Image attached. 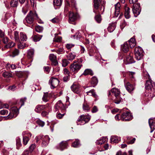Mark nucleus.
<instances>
[{"label": "nucleus", "instance_id": "aec40b11", "mask_svg": "<svg viewBox=\"0 0 155 155\" xmlns=\"http://www.w3.org/2000/svg\"><path fill=\"white\" fill-rule=\"evenodd\" d=\"M149 124L151 129L150 132L152 133L155 129V121L152 119H149L148 120Z\"/></svg>", "mask_w": 155, "mask_h": 155}, {"label": "nucleus", "instance_id": "c03bdc74", "mask_svg": "<svg viewBox=\"0 0 155 155\" xmlns=\"http://www.w3.org/2000/svg\"><path fill=\"white\" fill-rule=\"evenodd\" d=\"M14 38L16 41H19V38L18 36V33L17 31H15L14 32Z\"/></svg>", "mask_w": 155, "mask_h": 155}, {"label": "nucleus", "instance_id": "37998d69", "mask_svg": "<svg viewBox=\"0 0 155 155\" xmlns=\"http://www.w3.org/2000/svg\"><path fill=\"white\" fill-rule=\"evenodd\" d=\"M19 50L17 49H15L12 51V53L11 54V56L12 57H14L18 55L19 54Z\"/></svg>", "mask_w": 155, "mask_h": 155}, {"label": "nucleus", "instance_id": "ea45409f", "mask_svg": "<svg viewBox=\"0 0 155 155\" xmlns=\"http://www.w3.org/2000/svg\"><path fill=\"white\" fill-rule=\"evenodd\" d=\"M18 0H11L10 2V5L12 7H16L18 3Z\"/></svg>", "mask_w": 155, "mask_h": 155}, {"label": "nucleus", "instance_id": "dca6fc26", "mask_svg": "<svg viewBox=\"0 0 155 155\" xmlns=\"http://www.w3.org/2000/svg\"><path fill=\"white\" fill-rule=\"evenodd\" d=\"M65 107L64 104L61 101H58L56 104L55 107V111H56L59 109L61 110H64Z\"/></svg>", "mask_w": 155, "mask_h": 155}, {"label": "nucleus", "instance_id": "a18cd8bd", "mask_svg": "<svg viewBox=\"0 0 155 155\" xmlns=\"http://www.w3.org/2000/svg\"><path fill=\"white\" fill-rule=\"evenodd\" d=\"M43 28L39 25L35 27V30L36 31L38 32H41L43 30Z\"/></svg>", "mask_w": 155, "mask_h": 155}, {"label": "nucleus", "instance_id": "052dcab7", "mask_svg": "<svg viewBox=\"0 0 155 155\" xmlns=\"http://www.w3.org/2000/svg\"><path fill=\"white\" fill-rule=\"evenodd\" d=\"M74 45L73 44H68L66 45V47L68 49H70L72 47H73Z\"/></svg>", "mask_w": 155, "mask_h": 155}, {"label": "nucleus", "instance_id": "b1692460", "mask_svg": "<svg viewBox=\"0 0 155 155\" xmlns=\"http://www.w3.org/2000/svg\"><path fill=\"white\" fill-rule=\"evenodd\" d=\"M120 140V138L116 136H112L110 138L111 142L112 143H118Z\"/></svg>", "mask_w": 155, "mask_h": 155}, {"label": "nucleus", "instance_id": "de8ad7c7", "mask_svg": "<svg viewBox=\"0 0 155 155\" xmlns=\"http://www.w3.org/2000/svg\"><path fill=\"white\" fill-rule=\"evenodd\" d=\"M15 45V43L13 42H11L5 46V47L7 48H9L13 47Z\"/></svg>", "mask_w": 155, "mask_h": 155}, {"label": "nucleus", "instance_id": "5fc2aeb1", "mask_svg": "<svg viewBox=\"0 0 155 155\" xmlns=\"http://www.w3.org/2000/svg\"><path fill=\"white\" fill-rule=\"evenodd\" d=\"M68 63L67 59H64L62 60V65L63 67H65L67 66Z\"/></svg>", "mask_w": 155, "mask_h": 155}, {"label": "nucleus", "instance_id": "0eeeda50", "mask_svg": "<svg viewBox=\"0 0 155 155\" xmlns=\"http://www.w3.org/2000/svg\"><path fill=\"white\" fill-rule=\"evenodd\" d=\"M143 51L141 47H136L134 50V54L135 58L137 60H141L143 56Z\"/></svg>", "mask_w": 155, "mask_h": 155}, {"label": "nucleus", "instance_id": "5701e85b", "mask_svg": "<svg viewBox=\"0 0 155 155\" xmlns=\"http://www.w3.org/2000/svg\"><path fill=\"white\" fill-rule=\"evenodd\" d=\"M125 12L124 13V16L126 18L128 19L130 17V8L128 7H127V5H126L124 6Z\"/></svg>", "mask_w": 155, "mask_h": 155}, {"label": "nucleus", "instance_id": "f3484780", "mask_svg": "<svg viewBox=\"0 0 155 155\" xmlns=\"http://www.w3.org/2000/svg\"><path fill=\"white\" fill-rule=\"evenodd\" d=\"M12 115L11 114H9L8 116V119H11L13 117H16L18 114L19 111L18 108L16 107H13L12 109Z\"/></svg>", "mask_w": 155, "mask_h": 155}, {"label": "nucleus", "instance_id": "412c9836", "mask_svg": "<svg viewBox=\"0 0 155 155\" xmlns=\"http://www.w3.org/2000/svg\"><path fill=\"white\" fill-rule=\"evenodd\" d=\"M50 138L48 136H45L43 138L42 144L43 146H47L49 142Z\"/></svg>", "mask_w": 155, "mask_h": 155}, {"label": "nucleus", "instance_id": "79ce46f5", "mask_svg": "<svg viewBox=\"0 0 155 155\" xmlns=\"http://www.w3.org/2000/svg\"><path fill=\"white\" fill-rule=\"evenodd\" d=\"M2 75L5 78H9L12 77V74L7 71L4 72L2 74Z\"/></svg>", "mask_w": 155, "mask_h": 155}, {"label": "nucleus", "instance_id": "39448f33", "mask_svg": "<svg viewBox=\"0 0 155 155\" xmlns=\"http://www.w3.org/2000/svg\"><path fill=\"white\" fill-rule=\"evenodd\" d=\"M137 1V0H129L130 3L134 4L133 6L132 10L133 13L135 17L139 15L141 12V8L139 3L135 4Z\"/></svg>", "mask_w": 155, "mask_h": 155}, {"label": "nucleus", "instance_id": "c9c22d12", "mask_svg": "<svg viewBox=\"0 0 155 155\" xmlns=\"http://www.w3.org/2000/svg\"><path fill=\"white\" fill-rule=\"evenodd\" d=\"M83 108L85 112H88L90 110V107L85 102H84L83 104Z\"/></svg>", "mask_w": 155, "mask_h": 155}, {"label": "nucleus", "instance_id": "603ef678", "mask_svg": "<svg viewBox=\"0 0 155 155\" xmlns=\"http://www.w3.org/2000/svg\"><path fill=\"white\" fill-rule=\"evenodd\" d=\"M37 123L41 127H43L45 125V123L40 120V119H38L36 121Z\"/></svg>", "mask_w": 155, "mask_h": 155}, {"label": "nucleus", "instance_id": "7c9ffc66", "mask_svg": "<svg viewBox=\"0 0 155 155\" xmlns=\"http://www.w3.org/2000/svg\"><path fill=\"white\" fill-rule=\"evenodd\" d=\"M86 93L87 95L93 96L94 97L97 99L98 97L97 95L96 94L94 89L90 90V91H87Z\"/></svg>", "mask_w": 155, "mask_h": 155}, {"label": "nucleus", "instance_id": "72a5a7b5", "mask_svg": "<svg viewBox=\"0 0 155 155\" xmlns=\"http://www.w3.org/2000/svg\"><path fill=\"white\" fill-rule=\"evenodd\" d=\"M34 50L33 49H30L28 51V58H31L33 57Z\"/></svg>", "mask_w": 155, "mask_h": 155}, {"label": "nucleus", "instance_id": "680f3d73", "mask_svg": "<svg viewBox=\"0 0 155 155\" xmlns=\"http://www.w3.org/2000/svg\"><path fill=\"white\" fill-rule=\"evenodd\" d=\"M16 86L15 85L9 86L8 87V89L12 91H14L16 89Z\"/></svg>", "mask_w": 155, "mask_h": 155}, {"label": "nucleus", "instance_id": "13d9d810", "mask_svg": "<svg viewBox=\"0 0 155 155\" xmlns=\"http://www.w3.org/2000/svg\"><path fill=\"white\" fill-rule=\"evenodd\" d=\"M26 97H25L24 98H22L20 99V102L21 103V106H21L23 105L24 104V102L26 101Z\"/></svg>", "mask_w": 155, "mask_h": 155}, {"label": "nucleus", "instance_id": "20e7f679", "mask_svg": "<svg viewBox=\"0 0 155 155\" xmlns=\"http://www.w3.org/2000/svg\"><path fill=\"white\" fill-rule=\"evenodd\" d=\"M101 2V0H94L93 11L95 14L101 12H103L104 8L103 5L100 6V4Z\"/></svg>", "mask_w": 155, "mask_h": 155}, {"label": "nucleus", "instance_id": "774afa93", "mask_svg": "<svg viewBox=\"0 0 155 155\" xmlns=\"http://www.w3.org/2000/svg\"><path fill=\"white\" fill-rule=\"evenodd\" d=\"M51 61V64L53 65H54V66H56L58 64V62L56 60V59L52 61Z\"/></svg>", "mask_w": 155, "mask_h": 155}, {"label": "nucleus", "instance_id": "f8f14e48", "mask_svg": "<svg viewBox=\"0 0 155 155\" xmlns=\"http://www.w3.org/2000/svg\"><path fill=\"white\" fill-rule=\"evenodd\" d=\"M79 17L78 14L77 13H74L72 12H69V21L70 23L74 21L77 19Z\"/></svg>", "mask_w": 155, "mask_h": 155}, {"label": "nucleus", "instance_id": "4c0bfd02", "mask_svg": "<svg viewBox=\"0 0 155 155\" xmlns=\"http://www.w3.org/2000/svg\"><path fill=\"white\" fill-rule=\"evenodd\" d=\"M98 80L97 78L95 77H93L91 79V83L92 84L94 85V86H93V87H94V86L97 85L98 83Z\"/></svg>", "mask_w": 155, "mask_h": 155}, {"label": "nucleus", "instance_id": "3c124183", "mask_svg": "<svg viewBox=\"0 0 155 155\" xmlns=\"http://www.w3.org/2000/svg\"><path fill=\"white\" fill-rule=\"evenodd\" d=\"M55 51L58 54H62L64 53V51L62 48H59L56 49Z\"/></svg>", "mask_w": 155, "mask_h": 155}, {"label": "nucleus", "instance_id": "6e6d98bb", "mask_svg": "<svg viewBox=\"0 0 155 155\" xmlns=\"http://www.w3.org/2000/svg\"><path fill=\"white\" fill-rule=\"evenodd\" d=\"M70 2V5H71L72 6L74 7H75L76 6V3L74 0H68Z\"/></svg>", "mask_w": 155, "mask_h": 155}, {"label": "nucleus", "instance_id": "0e129e2a", "mask_svg": "<svg viewBox=\"0 0 155 155\" xmlns=\"http://www.w3.org/2000/svg\"><path fill=\"white\" fill-rule=\"evenodd\" d=\"M8 114L7 111L6 110H3L0 111V114L2 115L7 114Z\"/></svg>", "mask_w": 155, "mask_h": 155}, {"label": "nucleus", "instance_id": "864d4df0", "mask_svg": "<svg viewBox=\"0 0 155 155\" xmlns=\"http://www.w3.org/2000/svg\"><path fill=\"white\" fill-rule=\"evenodd\" d=\"M50 60L51 61H53L56 59V57L53 54H51L49 56Z\"/></svg>", "mask_w": 155, "mask_h": 155}, {"label": "nucleus", "instance_id": "e433bc0d", "mask_svg": "<svg viewBox=\"0 0 155 155\" xmlns=\"http://www.w3.org/2000/svg\"><path fill=\"white\" fill-rule=\"evenodd\" d=\"M103 12L102 13L101 12L99 13H97L98 14L96 15L95 17V19L96 21L98 23H100L101 20V16L100 14V13L102 14Z\"/></svg>", "mask_w": 155, "mask_h": 155}, {"label": "nucleus", "instance_id": "58836bf2", "mask_svg": "<svg viewBox=\"0 0 155 155\" xmlns=\"http://www.w3.org/2000/svg\"><path fill=\"white\" fill-rule=\"evenodd\" d=\"M42 36V35H35L33 37V40L35 42L39 41L41 39Z\"/></svg>", "mask_w": 155, "mask_h": 155}, {"label": "nucleus", "instance_id": "cd10ccee", "mask_svg": "<svg viewBox=\"0 0 155 155\" xmlns=\"http://www.w3.org/2000/svg\"><path fill=\"white\" fill-rule=\"evenodd\" d=\"M116 28V24L115 23L110 24L107 28V30L110 32H113L115 29Z\"/></svg>", "mask_w": 155, "mask_h": 155}, {"label": "nucleus", "instance_id": "9d476101", "mask_svg": "<svg viewBox=\"0 0 155 155\" xmlns=\"http://www.w3.org/2000/svg\"><path fill=\"white\" fill-rule=\"evenodd\" d=\"M59 81L57 78L52 77L49 81V83L51 85V87L54 89L57 87L59 84Z\"/></svg>", "mask_w": 155, "mask_h": 155}, {"label": "nucleus", "instance_id": "a19ab883", "mask_svg": "<svg viewBox=\"0 0 155 155\" xmlns=\"http://www.w3.org/2000/svg\"><path fill=\"white\" fill-rule=\"evenodd\" d=\"M16 143L17 148L18 149H19V148L21 146V139L20 138L17 137L16 138Z\"/></svg>", "mask_w": 155, "mask_h": 155}, {"label": "nucleus", "instance_id": "69168bd1", "mask_svg": "<svg viewBox=\"0 0 155 155\" xmlns=\"http://www.w3.org/2000/svg\"><path fill=\"white\" fill-rule=\"evenodd\" d=\"M64 73L67 75L69 76L70 72L69 70L66 68H65L64 70Z\"/></svg>", "mask_w": 155, "mask_h": 155}, {"label": "nucleus", "instance_id": "393cba45", "mask_svg": "<svg viewBox=\"0 0 155 155\" xmlns=\"http://www.w3.org/2000/svg\"><path fill=\"white\" fill-rule=\"evenodd\" d=\"M121 49L125 53L127 52L129 50V46L128 44V42H126L121 46Z\"/></svg>", "mask_w": 155, "mask_h": 155}, {"label": "nucleus", "instance_id": "4468645a", "mask_svg": "<svg viewBox=\"0 0 155 155\" xmlns=\"http://www.w3.org/2000/svg\"><path fill=\"white\" fill-rule=\"evenodd\" d=\"M120 4L118 2L115 5V11L114 12L115 16L117 17L120 14V15L119 17V18H120L122 15V13L120 12Z\"/></svg>", "mask_w": 155, "mask_h": 155}, {"label": "nucleus", "instance_id": "6ab92c4d", "mask_svg": "<svg viewBox=\"0 0 155 155\" xmlns=\"http://www.w3.org/2000/svg\"><path fill=\"white\" fill-rule=\"evenodd\" d=\"M28 134V136L24 135L23 137V143L24 145L27 144L31 136V133H29Z\"/></svg>", "mask_w": 155, "mask_h": 155}, {"label": "nucleus", "instance_id": "4be33fe9", "mask_svg": "<svg viewBox=\"0 0 155 155\" xmlns=\"http://www.w3.org/2000/svg\"><path fill=\"white\" fill-rule=\"evenodd\" d=\"M67 141H62L60 143L58 149L61 150H63L67 147Z\"/></svg>", "mask_w": 155, "mask_h": 155}, {"label": "nucleus", "instance_id": "ddd939ff", "mask_svg": "<svg viewBox=\"0 0 155 155\" xmlns=\"http://www.w3.org/2000/svg\"><path fill=\"white\" fill-rule=\"evenodd\" d=\"M126 79L124 80V85L126 90L130 93H132V91L135 89V87L134 85L130 84L129 82H128L126 83Z\"/></svg>", "mask_w": 155, "mask_h": 155}, {"label": "nucleus", "instance_id": "f03ea898", "mask_svg": "<svg viewBox=\"0 0 155 155\" xmlns=\"http://www.w3.org/2000/svg\"><path fill=\"white\" fill-rule=\"evenodd\" d=\"M82 60L81 59H79L77 61H74L70 66V71L74 74L77 73L82 66Z\"/></svg>", "mask_w": 155, "mask_h": 155}, {"label": "nucleus", "instance_id": "2f4dec72", "mask_svg": "<svg viewBox=\"0 0 155 155\" xmlns=\"http://www.w3.org/2000/svg\"><path fill=\"white\" fill-rule=\"evenodd\" d=\"M83 74L85 75H90L92 76L93 74V72L90 69H87L85 70Z\"/></svg>", "mask_w": 155, "mask_h": 155}, {"label": "nucleus", "instance_id": "9b49d317", "mask_svg": "<svg viewBox=\"0 0 155 155\" xmlns=\"http://www.w3.org/2000/svg\"><path fill=\"white\" fill-rule=\"evenodd\" d=\"M135 61L133 58V54L131 53L127 55L126 59L124 60V63L126 64H132Z\"/></svg>", "mask_w": 155, "mask_h": 155}, {"label": "nucleus", "instance_id": "bf43d9fd", "mask_svg": "<svg viewBox=\"0 0 155 155\" xmlns=\"http://www.w3.org/2000/svg\"><path fill=\"white\" fill-rule=\"evenodd\" d=\"M98 111V108L97 107L94 106L93 107L92 110L91 112L93 113H95L97 112Z\"/></svg>", "mask_w": 155, "mask_h": 155}, {"label": "nucleus", "instance_id": "09e8293b", "mask_svg": "<svg viewBox=\"0 0 155 155\" xmlns=\"http://www.w3.org/2000/svg\"><path fill=\"white\" fill-rule=\"evenodd\" d=\"M80 144L78 140H76L72 144V146L74 147H77L79 146Z\"/></svg>", "mask_w": 155, "mask_h": 155}, {"label": "nucleus", "instance_id": "7ed1b4c3", "mask_svg": "<svg viewBox=\"0 0 155 155\" xmlns=\"http://www.w3.org/2000/svg\"><path fill=\"white\" fill-rule=\"evenodd\" d=\"M114 95L115 97L114 100V103L116 104H119L121 101L122 99L120 97V91L119 90L115 88H113L110 91H108V96Z\"/></svg>", "mask_w": 155, "mask_h": 155}, {"label": "nucleus", "instance_id": "c756f323", "mask_svg": "<svg viewBox=\"0 0 155 155\" xmlns=\"http://www.w3.org/2000/svg\"><path fill=\"white\" fill-rule=\"evenodd\" d=\"M65 7L64 8V12L65 14H67L68 12H70L68 11V7L70 6V4L69 1L66 0L65 2Z\"/></svg>", "mask_w": 155, "mask_h": 155}, {"label": "nucleus", "instance_id": "423d86ee", "mask_svg": "<svg viewBox=\"0 0 155 155\" xmlns=\"http://www.w3.org/2000/svg\"><path fill=\"white\" fill-rule=\"evenodd\" d=\"M91 119V116L88 115H82L80 116L77 120V125L85 124L87 123Z\"/></svg>", "mask_w": 155, "mask_h": 155}, {"label": "nucleus", "instance_id": "338daca9", "mask_svg": "<svg viewBox=\"0 0 155 155\" xmlns=\"http://www.w3.org/2000/svg\"><path fill=\"white\" fill-rule=\"evenodd\" d=\"M135 72H129V74L131 78H134V75L135 74Z\"/></svg>", "mask_w": 155, "mask_h": 155}, {"label": "nucleus", "instance_id": "e2e57ef3", "mask_svg": "<svg viewBox=\"0 0 155 155\" xmlns=\"http://www.w3.org/2000/svg\"><path fill=\"white\" fill-rule=\"evenodd\" d=\"M64 114V113L61 114L60 113H59L56 115V117L60 119L62 118Z\"/></svg>", "mask_w": 155, "mask_h": 155}, {"label": "nucleus", "instance_id": "f704fd0d", "mask_svg": "<svg viewBox=\"0 0 155 155\" xmlns=\"http://www.w3.org/2000/svg\"><path fill=\"white\" fill-rule=\"evenodd\" d=\"M20 39L22 41H25L27 39V37L25 34L21 32L20 34Z\"/></svg>", "mask_w": 155, "mask_h": 155}, {"label": "nucleus", "instance_id": "2eb2a0df", "mask_svg": "<svg viewBox=\"0 0 155 155\" xmlns=\"http://www.w3.org/2000/svg\"><path fill=\"white\" fill-rule=\"evenodd\" d=\"M71 90L74 93L79 94L80 92V86L76 83H74L71 87Z\"/></svg>", "mask_w": 155, "mask_h": 155}, {"label": "nucleus", "instance_id": "6e6552de", "mask_svg": "<svg viewBox=\"0 0 155 155\" xmlns=\"http://www.w3.org/2000/svg\"><path fill=\"white\" fill-rule=\"evenodd\" d=\"M148 80L146 81L145 87L146 90H152V88L155 89V83L150 78V76H148Z\"/></svg>", "mask_w": 155, "mask_h": 155}, {"label": "nucleus", "instance_id": "8fccbe9b", "mask_svg": "<svg viewBox=\"0 0 155 155\" xmlns=\"http://www.w3.org/2000/svg\"><path fill=\"white\" fill-rule=\"evenodd\" d=\"M43 101L45 102H47L48 100V94L47 93L44 94L43 96L42 97Z\"/></svg>", "mask_w": 155, "mask_h": 155}, {"label": "nucleus", "instance_id": "a211bd4d", "mask_svg": "<svg viewBox=\"0 0 155 155\" xmlns=\"http://www.w3.org/2000/svg\"><path fill=\"white\" fill-rule=\"evenodd\" d=\"M48 106L49 104H47L46 105H39L36 107L35 109V110L37 113H40L41 111L46 108Z\"/></svg>", "mask_w": 155, "mask_h": 155}, {"label": "nucleus", "instance_id": "a878e982", "mask_svg": "<svg viewBox=\"0 0 155 155\" xmlns=\"http://www.w3.org/2000/svg\"><path fill=\"white\" fill-rule=\"evenodd\" d=\"M76 56V54L74 52H71L69 53L67 56L68 60L72 61L74 59Z\"/></svg>", "mask_w": 155, "mask_h": 155}, {"label": "nucleus", "instance_id": "c85d7f7f", "mask_svg": "<svg viewBox=\"0 0 155 155\" xmlns=\"http://www.w3.org/2000/svg\"><path fill=\"white\" fill-rule=\"evenodd\" d=\"M108 139L107 137H103L102 139L97 140L96 142L97 144H101L107 141Z\"/></svg>", "mask_w": 155, "mask_h": 155}, {"label": "nucleus", "instance_id": "4d7b16f0", "mask_svg": "<svg viewBox=\"0 0 155 155\" xmlns=\"http://www.w3.org/2000/svg\"><path fill=\"white\" fill-rule=\"evenodd\" d=\"M60 19L58 17H55L51 20V21L53 23H58Z\"/></svg>", "mask_w": 155, "mask_h": 155}, {"label": "nucleus", "instance_id": "f257e3e1", "mask_svg": "<svg viewBox=\"0 0 155 155\" xmlns=\"http://www.w3.org/2000/svg\"><path fill=\"white\" fill-rule=\"evenodd\" d=\"M38 18L37 14L35 12L30 11L28 14L23 22L26 25H32L33 24L35 20Z\"/></svg>", "mask_w": 155, "mask_h": 155}, {"label": "nucleus", "instance_id": "bb28decb", "mask_svg": "<svg viewBox=\"0 0 155 155\" xmlns=\"http://www.w3.org/2000/svg\"><path fill=\"white\" fill-rule=\"evenodd\" d=\"M127 42H128V44L129 45V46L131 48H133L136 45L135 40L133 38H131Z\"/></svg>", "mask_w": 155, "mask_h": 155}, {"label": "nucleus", "instance_id": "473e14b6", "mask_svg": "<svg viewBox=\"0 0 155 155\" xmlns=\"http://www.w3.org/2000/svg\"><path fill=\"white\" fill-rule=\"evenodd\" d=\"M62 2V0H54L53 4L54 7L60 6L61 5Z\"/></svg>", "mask_w": 155, "mask_h": 155}, {"label": "nucleus", "instance_id": "49530a36", "mask_svg": "<svg viewBox=\"0 0 155 155\" xmlns=\"http://www.w3.org/2000/svg\"><path fill=\"white\" fill-rule=\"evenodd\" d=\"M26 46L25 44L24 43L19 42L18 44V47L20 49L24 48Z\"/></svg>", "mask_w": 155, "mask_h": 155}, {"label": "nucleus", "instance_id": "1a4fd4ad", "mask_svg": "<svg viewBox=\"0 0 155 155\" xmlns=\"http://www.w3.org/2000/svg\"><path fill=\"white\" fill-rule=\"evenodd\" d=\"M132 118L133 117L131 114L128 112H126L122 114L120 119L122 120L128 121L131 120Z\"/></svg>", "mask_w": 155, "mask_h": 155}]
</instances>
